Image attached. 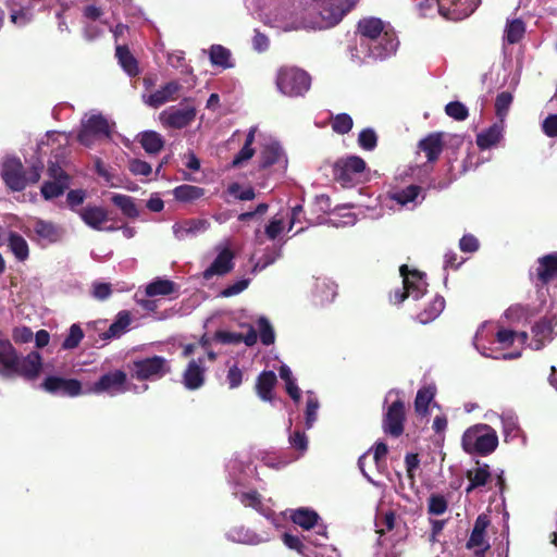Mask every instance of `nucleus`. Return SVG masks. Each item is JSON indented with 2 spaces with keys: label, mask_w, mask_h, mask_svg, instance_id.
Here are the masks:
<instances>
[{
  "label": "nucleus",
  "mask_w": 557,
  "mask_h": 557,
  "mask_svg": "<svg viewBox=\"0 0 557 557\" xmlns=\"http://www.w3.org/2000/svg\"><path fill=\"white\" fill-rule=\"evenodd\" d=\"M311 75L294 65H283L277 70L275 85L281 94L287 97H304L310 89Z\"/></svg>",
  "instance_id": "1"
},
{
  "label": "nucleus",
  "mask_w": 557,
  "mask_h": 557,
  "mask_svg": "<svg viewBox=\"0 0 557 557\" xmlns=\"http://www.w3.org/2000/svg\"><path fill=\"white\" fill-rule=\"evenodd\" d=\"M462 448L468 454L487 456L498 445V436L493 428L487 424H478L469 428L461 438Z\"/></svg>",
  "instance_id": "2"
},
{
  "label": "nucleus",
  "mask_w": 557,
  "mask_h": 557,
  "mask_svg": "<svg viewBox=\"0 0 557 557\" xmlns=\"http://www.w3.org/2000/svg\"><path fill=\"white\" fill-rule=\"evenodd\" d=\"M383 28V22L376 17L364 18L358 23V32L360 35L375 42V45L370 48L371 53L375 58L381 59L395 52L398 46V41L388 36L387 33L382 36Z\"/></svg>",
  "instance_id": "3"
},
{
  "label": "nucleus",
  "mask_w": 557,
  "mask_h": 557,
  "mask_svg": "<svg viewBox=\"0 0 557 557\" xmlns=\"http://www.w3.org/2000/svg\"><path fill=\"white\" fill-rule=\"evenodd\" d=\"M399 273L403 277V288H397L391 294L389 299L393 304L399 305L408 297L420 299L428 288L425 274L418 270H409L407 264L399 268Z\"/></svg>",
  "instance_id": "4"
},
{
  "label": "nucleus",
  "mask_w": 557,
  "mask_h": 557,
  "mask_svg": "<svg viewBox=\"0 0 557 557\" xmlns=\"http://www.w3.org/2000/svg\"><path fill=\"white\" fill-rule=\"evenodd\" d=\"M128 368L132 377L137 381H156L171 372L169 361L162 356L136 359Z\"/></svg>",
  "instance_id": "5"
},
{
  "label": "nucleus",
  "mask_w": 557,
  "mask_h": 557,
  "mask_svg": "<svg viewBox=\"0 0 557 557\" xmlns=\"http://www.w3.org/2000/svg\"><path fill=\"white\" fill-rule=\"evenodd\" d=\"M111 133L108 120L101 114H94L82 123L77 140L82 145L89 147L95 138H110Z\"/></svg>",
  "instance_id": "6"
},
{
  "label": "nucleus",
  "mask_w": 557,
  "mask_h": 557,
  "mask_svg": "<svg viewBox=\"0 0 557 557\" xmlns=\"http://www.w3.org/2000/svg\"><path fill=\"white\" fill-rule=\"evenodd\" d=\"M366 166V161L358 156L342 158L334 163V180L341 183L343 187L351 186L356 175L361 174Z\"/></svg>",
  "instance_id": "7"
},
{
  "label": "nucleus",
  "mask_w": 557,
  "mask_h": 557,
  "mask_svg": "<svg viewBox=\"0 0 557 557\" xmlns=\"http://www.w3.org/2000/svg\"><path fill=\"white\" fill-rule=\"evenodd\" d=\"M481 0H436L438 13L450 21H461L470 16Z\"/></svg>",
  "instance_id": "8"
},
{
  "label": "nucleus",
  "mask_w": 557,
  "mask_h": 557,
  "mask_svg": "<svg viewBox=\"0 0 557 557\" xmlns=\"http://www.w3.org/2000/svg\"><path fill=\"white\" fill-rule=\"evenodd\" d=\"M41 387L49 394L63 397H76L85 393L82 382L77 379H66L57 375L47 376L41 383Z\"/></svg>",
  "instance_id": "9"
},
{
  "label": "nucleus",
  "mask_w": 557,
  "mask_h": 557,
  "mask_svg": "<svg viewBox=\"0 0 557 557\" xmlns=\"http://www.w3.org/2000/svg\"><path fill=\"white\" fill-rule=\"evenodd\" d=\"M406 421V407L401 399L393 401L383 417V431L393 436L399 437L404 433Z\"/></svg>",
  "instance_id": "10"
},
{
  "label": "nucleus",
  "mask_w": 557,
  "mask_h": 557,
  "mask_svg": "<svg viewBox=\"0 0 557 557\" xmlns=\"http://www.w3.org/2000/svg\"><path fill=\"white\" fill-rule=\"evenodd\" d=\"M0 176L13 191H22L27 186L24 166L17 158H9L3 162Z\"/></svg>",
  "instance_id": "11"
},
{
  "label": "nucleus",
  "mask_w": 557,
  "mask_h": 557,
  "mask_svg": "<svg viewBox=\"0 0 557 557\" xmlns=\"http://www.w3.org/2000/svg\"><path fill=\"white\" fill-rule=\"evenodd\" d=\"M127 382V374L123 370H114L104 373L96 381L86 393L94 394H116L126 391L125 384Z\"/></svg>",
  "instance_id": "12"
},
{
  "label": "nucleus",
  "mask_w": 557,
  "mask_h": 557,
  "mask_svg": "<svg viewBox=\"0 0 557 557\" xmlns=\"http://www.w3.org/2000/svg\"><path fill=\"white\" fill-rule=\"evenodd\" d=\"M535 276L541 286L557 278V252L547 253L537 259Z\"/></svg>",
  "instance_id": "13"
},
{
  "label": "nucleus",
  "mask_w": 557,
  "mask_h": 557,
  "mask_svg": "<svg viewBox=\"0 0 557 557\" xmlns=\"http://www.w3.org/2000/svg\"><path fill=\"white\" fill-rule=\"evenodd\" d=\"M41 367V356L37 351H32L22 359L18 357V363L16 364V370L13 371V375H20L26 380H34L39 375Z\"/></svg>",
  "instance_id": "14"
},
{
  "label": "nucleus",
  "mask_w": 557,
  "mask_h": 557,
  "mask_svg": "<svg viewBox=\"0 0 557 557\" xmlns=\"http://www.w3.org/2000/svg\"><path fill=\"white\" fill-rule=\"evenodd\" d=\"M206 369L203 367V359L190 360L183 373V384L189 391L200 388L205 384Z\"/></svg>",
  "instance_id": "15"
},
{
  "label": "nucleus",
  "mask_w": 557,
  "mask_h": 557,
  "mask_svg": "<svg viewBox=\"0 0 557 557\" xmlns=\"http://www.w3.org/2000/svg\"><path fill=\"white\" fill-rule=\"evenodd\" d=\"M444 134L442 132H433L428 134L418 143V148L423 151L429 162L433 163L438 160L444 149Z\"/></svg>",
  "instance_id": "16"
},
{
  "label": "nucleus",
  "mask_w": 557,
  "mask_h": 557,
  "mask_svg": "<svg viewBox=\"0 0 557 557\" xmlns=\"http://www.w3.org/2000/svg\"><path fill=\"white\" fill-rule=\"evenodd\" d=\"M233 259L234 253L231 249L224 248L222 251L219 252V255L215 257L213 262L209 268H207L203 271V278L210 280L214 275H224L232 271L233 269Z\"/></svg>",
  "instance_id": "17"
},
{
  "label": "nucleus",
  "mask_w": 557,
  "mask_h": 557,
  "mask_svg": "<svg viewBox=\"0 0 557 557\" xmlns=\"http://www.w3.org/2000/svg\"><path fill=\"white\" fill-rule=\"evenodd\" d=\"M18 363V355L8 339L0 338V373L4 376H12Z\"/></svg>",
  "instance_id": "18"
},
{
  "label": "nucleus",
  "mask_w": 557,
  "mask_h": 557,
  "mask_svg": "<svg viewBox=\"0 0 557 557\" xmlns=\"http://www.w3.org/2000/svg\"><path fill=\"white\" fill-rule=\"evenodd\" d=\"M86 225L96 231H103V224L108 221V211L98 206H86L77 211Z\"/></svg>",
  "instance_id": "19"
},
{
  "label": "nucleus",
  "mask_w": 557,
  "mask_h": 557,
  "mask_svg": "<svg viewBox=\"0 0 557 557\" xmlns=\"http://www.w3.org/2000/svg\"><path fill=\"white\" fill-rule=\"evenodd\" d=\"M137 143L140 144L141 148L149 156L158 154L165 145L164 138L161 134L156 131H144L137 134Z\"/></svg>",
  "instance_id": "20"
},
{
  "label": "nucleus",
  "mask_w": 557,
  "mask_h": 557,
  "mask_svg": "<svg viewBox=\"0 0 557 557\" xmlns=\"http://www.w3.org/2000/svg\"><path fill=\"white\" fill-rule=\"evenodd\" d=\"M277 383L276 375L273 371H262L256 382V393L263 401H272L274 399L273 389Z\"/></svg>",
  "instance_id": "21"
},
{
  "label": "nucleus",
  "mask_w": 557,
  "mask_h": 557,
  "mask_svg": "<svg viewBox=\"0 0 557 557\" xmlns=\"http://www.w3.org/2000/svg\"><path fill=\"white\" fill-rule=\"evenodd\" d=\"M196 117V110L193 107L174 109L168 113L164 123L172 128H184Z\"/></svg>",
  "instance_id": "22"
},
{
  "label": "nucleus",
  "mask_w": 557,
  "mask_h": 557,
  "mask_svg": "<svg viewBox=\"0 0 557 557\" xmlns=\"http://www.w3.org/2000/svg\"><path fill=\"white\" fill-rule=\"evenodd\" d=\"M181 87L182 86L175 81L169 82L163 87L151 94L147 103L152 108H159L165 102L174 100Z\"/></svg>",
  "instance_id": "23"
},
{
  "label": "nucleus",
  "mask_w": 557,
  "mask_h": 557,
  "mask_svg": "<svg viewBox=\"0 0 557 557\" xmlns=\"http://www.w3.org/2000/svg\"><path fill=\"white\" fill-rule=\"evenodd\" d=\"M491 520L487 515L481 513L475 519L471 535L466 544L467 548L472 549L485 545V533Z\"/></svg>",
  "instance_id": "24"
},
{
  "label": "nucleus",
  "mask_w": 557,
  "mask_h": 557,
  "mask_svg": "<svg viewBox=\"0 0 557 557\" xmlns=\"http://www.w3.org/2000/svg\"><path fill=\"white\" fill-rule=\"evenodd\" d=\"M554 325L552 320L543 318L532 326V345L535 350L544 347L545 342L552 339Z\"/></svg>",
  "instance_id": "25"
},
{
  "label": "nucleus",
  "mask_w": 557,
  "mask_h": 557,
  "mask_svg": "<svg viewBox=\"0 0 557 557\" xmlns=\"http://www.w3.org/2000/svg\"><path fill=\"white\" fill-rule=\"evenodd\" d=\"M115 57L119 64L131 77H135L139 74L138 62L126 45L116 46Z\"/></svg>",
  "instance_id": "26"
},
{
  "label": "nucleus",
  "mask_w": 557,
  "mask_h": 557,
  "mask_svg": "<svg viewBox=\"0 0 557 557\" xmlns=\"http://www.w3.org/2000/svg\"><path fill=\"white\" fill-rule=\"evenodd\" d=\"M284 158V152L278 143H270L265 145L259 157V168L268 169L278 163Z\"/></svg>",
  "instance_id": "27"
},
{
  "label": "nucleus",
  "mask_w": 557,
  "mask_h": 557,
  "mask_svg": "<svg viewBox=\"0 0 557 557\" xmlns=\"http://www.w3.org/2000/svg\"><path fill=\"white\" fill-rule=\"evenodd\" d=\"M8 247L18 261H25L29 257V247L26 239L16 232H9Z\"/></svg>",
  "instance_id": "28"
},
{
  "label": "nucleus",
  "mask_w": 557,
  "mask_h": 557,
  "mask_svg": "<svg viewBox=\"0 0 557 557\" xmlns=\"http://www.w3.org/2000/svg\"><path fill=\"white\" fill-rule=\"evenodd\" d=\"M445 299L443 296L436 295L425 308L417 315L420 323L426 324L434 321L444 310Z\"/></svg>",
  "instance_id": "29"
},
{
  "label": "nucleus",
  "mask_w": 557,
  "mask_h": 557,
  "mask_svg": "<svg viewBox=\"0 0 557 557\" xmlns=\"http://www.w3.org/2000/svg\"><path fill=\"white\" fill-rule=\"evenodd\" d=\"M131 324V314L128 311H120L116 315L115 321L109 326V329L102 333V339L117 338L123 335L128 325Z\"/></svg>",
  "instance_id": "30"
},
{
  "label": "nucleus",
  "mask_w": 557,
  "mask_h": 557,
  "mask_svg": "<svg viewBox=\"0 0 557 557\" xmlns=\"http://www.w3.org/2000/svg\"><path fill=\"white\" fill-rule=\"evenodd\" d=\"M290 519L302 529L310 530L318 523L320 517L313 509L301 507L292 512Z\"/></svg>",
  "instance_id": "31"
},
{
  "label": "nucleus",
  "mask_w": 557,
  "mask_h": 557,
  "mask_svg": "<svg viewBox=\"0 0 557 557\" xmlns=\"http://www.w3.org/2000/svg\"><path fill=\"white\" fill-rule=\"evenodd\" d=\"M34 232L39 238L45 239L49 244L57 243L61 238L60 230L52 222L41 219L36 220L34 223Z\"/></svg>",
  "instance_id": "32"
},
{
  "label": "nucleus",
  "mask_w": 557,
  "mask_h": 557,
  "mask_svg": "<svg viewBox=\"0 0 557 557\" xmlns=\"http://www.w3.org/2000/svg\"><path fill=\"white\" fill-rule=\"evenodd\" d=\"M207 222L205 220L190 219L182 223L173 225V232L178 239H184L188 235H195L197 232L206 228Z\"/></svg>",
  "instance_id": "33"
},
{
  "label": "nucleus",
  "mask_w": 557,
  "mask_h": 557,
  "mask_svg": "<svg viewBox=\"0 0 557 557\" xmlns=\"http://www.w3.org/2000/svg\"><path fill=\"white\" fill-rule=\"evenodd\" d=\"M436 394V388L433 385L421 387L416 395L414 410L420 416H425L429 411V405Z\"/></svg>",
  "instance_id": "34"
},
{
  "label": "nucleus",
  "mask_w": 557,
  "mask_h": 557,
  "mask_svg": "<svg viewBox=\"0 0 557 557\" xmlns=\"http://www.w3.org/2000/svg\"><path fill=\"white\" fill-rule=\"evenodd\" d=\"M502 138V127L493 124L484 132L478 134L476 145L481 149H488L496 145Z\"/></svg>",
  "instance_id": "35"
},
{
  "label": "nucleus",
  "mask_w": 557,
  "mask_h": 557,
  "mask_svg": "<svg viewBox=\"0 0 557 557\" xmlns=\"http://www.w3.org/2000/svg\"><path fill=\"white\" fill-rule=\"evenodd\" d=\"M209 57L212 65L220 66L222 69H230L233 66V63L231 62V51L221 45H212L209 49Z\"/></svg>",
  "instance_id": "36"
},
{
  "label": "nucleus",
  "mask_w": 557,
  "mask_h": 557,
  "mask_svg": "<svg viewBox=\"0 0 557 557\" xmlns=\"http://www.w3.org/2000/svg\"><path fill=\"white\" fill-rule=\"evenodd\" d=\"M111 200L125 216L129 219L138 218L139 210L131 196L115 194L112 196Z\"/></svg>",
  "instance_id": "37"
},
{
  "label": "nucleus",
  "mask_w": 557,
  "mask_h": 557,
  "mask_svg": "<svg viewBox=\"0 0 557 557\" xmlns=\"http://www.w3.org/2000/svg\"><path fill=\"white\" fill-rule=\"evenodd\" d=\"M173 193L176 200L190 202L201 198L205 195V189L195 185H181Z\"/></svg>",
  "instance_id": "38"
},
{
  "label": "nucleus",
  "mask_w": 557,
  "mask_h": 557,
  "mask_svg": "<svg viewBox=\"0 0 557 557\" xmlns=\"http://www.w3.org/2000/svg\"><path fill=\"white\" fill-rule=\"evenodd\" d=\"M175 292V283L170 280L158 278L146 287V295L149 297L168 296Z\"/></svg>",
  "instance_id": "39"
},
{
  "label": "nucleus",
  "mask_w": 557,
  "mask_h": 557,
  "mask_svg": "<svg viewBox=\"0 0 557 557\" xmlns=\"http://www.w3.org/2000/svg\"><path fill=\"white\" fill-rule=\"evenodd\" d=\"M422 188L419 185L411 184L406 188L392 193V199L401 206H406L410 202H414L418 196L421 194Z\"/></svg>",
  "instance_id": "40"
},
{
  "label": "nucleus",
  "mask_w": 557,
  "mask_h": 557,
  "mask_svg": "<svg viewBox=\"0 0 557 557\" xmlns=\"http://www.w3.org/2000/svg\"><path fill=\"white\" fill-rule=\"evenodd\" d=\"M70 183L65 181H48L41 186V195L46 200L54 199L65 191Z\"/></svg>",
  "instance_id": "41"
},
{
  "label": "nucleus",
  "mask_w": 557,
  "mask_h": 557,
  "mask_svg": "<svg viewBox=\"0 0 557 557\" xmlns=\"http://www.w3.org/2000/svg\"><path fill=\"white\" fill-rule=\"evenodd\" d=\"M466 476L469 480V482H473L474 485H479L480 487H482L487 484L492 475L490 472L488 465L484 463L482 467L468 470Z\"/></svg>",
  "instance_id": "42"
},
{
  "label": "nucleus",
  "mask_w": 557,
  "mask_h": 557,
  "mask_svg": "<svg viewBox=\"0 0 557 557\" xmlns=\"http://www.w3.org/2000/svg\"><path fill=\"white\" fill-rule=\"evenodd\" d=\"M512 100V94L509 91H502L497 95L495 99V114L500 121L507 116Z\"/></svg>",
  "instance_id": "43"
},
{
  "label": "nucleus",
  "mask_w": 557,
  "mask_h": 557,
  "mask_svg": "<svg viewBox=\"0 0 557 557\" xmlns=\"http://www.w3.org/2000/svg\"><path fill=\"white\" fill-rule=\"evenodd\" d=\"M525 33L524 23L519 20L510 21L506 26V39L509 44L519 42Z\"/></svg>",
  "instance_id": "44"
},
{
  "label": "nucleus",
  "mask_w": 557,
  "mask_h": 557,
  "mask_svg": "<svg viewBox=\"0 0 557 557\" xmlns=\"http://www.w3.org/2000/svg\"><path fill=\"white\" fill-rule=\"evenodd\" d=\"M260 341L264 346H270L275 342L274 329L265 317H260L257 321Z\"/></svg>",
  "instance_id": "45"
},
{
  "label": "nucleus",
  "mask_w": 557,
  "mask_h": 557,
  "mask_svg": "<svg viewBox=\"0 0 557 557\" xmlns=\"http://www.w3.org/2000/svg\"><path fill=\"white\" fill-rule=\"evenodd\" d=\"M352 119L347 113H339L336 116H334L332 121V129L339 135H345L349 133L352 128Z\"/></svg>",
  "instance_id": "46"
},
{
  "label": "nucleus",
  "mask_w": 557,
  "mask_h": 557,
  "mask_svg": "<svg viewBox=\"0 0 557 557\" xmlns=\"http://www.w3.org/2000/svg\"><path fill=\"white\" fill-rule=\"evenodd\" d=\"M445 113L456 121H465L469 116L468 108L460 101L448 102L445 106Z\"/></svg>",
  "instance_id": "47"
},
{
  "label": "nucleus",
  "mask_w": 557,
  "mask_h": 557,
  "mask_svg": "<svg viewBox=\"0 0 557 557\" xmlns=\"http://www.w3.org/2000/svg\"><path fill=\"white\" fill-rule=\"evenodd\" d=\"M84 338V332L78 324H73L70 327L67 336L64 338L62 343L63 349H74L76 348L82 339Z\"/></svg>",
  "instance_id": "48"
},
{
  "label": "nucleus",
  "mask_w": 557,
  "mask_h": 557,
  "mask_svg": "<svg viewBox=\"0 0 557 557\" xmlns=\"http://www.w3.org/2000/svg\"><path fill=\"white\" fill-rule=\"evenodd\" d=\"M358 145L368 151H372L377 146V135L372 128H363L358 135Z\"/></svg>",
  "instance_id": "49"
},
{
  "label": "nucleus",
  "mask_w": 557,
  "mask_h": 557,
  "mask_svg": "<svg viewBox=\"0 0 557 557\" xmlns=\"http://www.w3.org/2000/svg\"><path fill=\"white\" fill-rule=\"evenodd\" d=\"M447 500L443 495L432 494L429 498L428 510L429 513L440 516L447 510Z\"/></svg>",
  "instance_id": "50"
},
{
  "label": "nucleus",
  "mask_w": 557,
  "mask_h": 557,
  "mask_svg": "<svg viewBox=\"0 0 557 557\" xmlns=\"http://www.w3.org/2000/svg\"><path fill=\"white\" fill-rule=\"evenodd\" d=\"M319 407V400L315 397H308L305 412V424L307 429H311L317 421Z\"/></svg>",
  "instance_id": "51"
},
{
  "label": "nucleus",
  "mask_w": 557,
  "mask_h": 557,
  "mask_svg": "<svg viewBox=\"0 0 557 557\" xmlns=\"http://www.w3.org/2000/svg\"><path fill=\"white\" fill-rule=\"evenodd\" d=\"M239 500L246 507H251L257 511H261L263 504L261 499V495L257 491H250L246 493H242Z\"/></svg>",
  "instance_id": "52"
},
{
  "label": "nucleus",
  "mask_w": 557,
  "mask_h": 557,
  "mask_svg": "<svg viewBox=\"0 0 557 557\" xmlns=\"http://www.w3.org/2000/svg\"><path fill=\"white\" fill-rule=\"evenodd\" d=\"M128 170L133 175H136V176H138V175L148 176L152 173L151 165L148 162L140 160V159L129 160Z\"/></svg>",
  "instance_id": "53"
},
{
  "label": "nucleus",
  "mask_w": 557,
  "mask_h": 557,
  "mask_svg": "<svg viewBox=\"0 0 557 557\" xmlns=\"http://www.w3.org/2000/svg\"><path fill=\"white\" fill-rule=\"evenodd\" d=\"M289 444L293 448L304 453L308 448V437L305 432L300 430L294 431L288 437Z\"/></svg>",
  "instance_id": "54"
},
{
  "label": "nucleus",
  "mask_w": 557,
  "mask_h": 557,
  "mask_svg": "<svg viewBox=\"0 0 557 557\" xmlns=\"http://www.w3.org/2000/svg\"><path fill=\"white\" fill-rule=\"evenodd\" d=\"M255 152L256 151L252 146L244 144L242 149L234 157V159L232 161V166L233 168L242 166L245 162L249 161L255 156Z\"/></svg>",
  "instance_id": "55"
},
{
  "label": "nucleus",
  "mask_w": 557,
  "mask_h": 557,
  "mask_svg": "<svg viewBox=\"0 0 557 557\" xmlns=\"http://www.w3.org/2000/svg\"><path fill=\"white\" fill-rule=\"evenodd\" d=\"M228 193L235 196L239 200H252L256 198V193L252 187H248L242 190V187L238 183H233L227 188Z\"/></svg>",
  "instance_id": "56"
},
{
  "label": "nucleus",
  "mask_w": 557,
  "mask_h": 557,
  "mask_svg": "<svg viewBox=\"0 0 557 557\" xmlns=\"http://www.w3.org/2000/svg\"><path fill=\"white\" fill-rule=\"evenodd\" d=\"M215 339L224 345H237L242 343V333L218 331L214 335Z\"/></svg>",
  "instance_id": "57"
},
{
  "label": "nucleus",
  "mask_w": 557,
  "mask_h": 557,
  "mask_svg": "<svg viewBox=\"0 0 557 557\" xmlns=\"http://www.w3.org/2000/svg\"><path fill=\"white\" fill-rule=\"evenodd\" d=\"M85 199L86 191L84 189H72L66 195L67 206L71 208V210L76 212L78 211L76 210V207L81 206Z\"/></svg>",
  "instance_id": "58"
},
{
  "label": "nucleus",
  "mask_w": 557,
  "mask_h": 557,
  "mask_svg": "<svg viewBox=\"0 0 557 557\" xmlns=\"http://www.w3.org/2000/svg\"><path fill=\"white\" fill-rule=\"evenodd\" d=\"M479 247L478 238L471 234L463 235L459 240V248L463 252H475Z\"/></svg>",
  "instance_id": "59"
},
{
  "label": "nucleus",
  "mask_w": 557,
  "mask_h": 557,
  "mask_svg": "<svg viewBox=\"0 0 557 557\" xmlns=\"http://www.w3.org/2000/svg\"><path fill=\"white\" fill-rule=\"evenodd\" d=\"M249 285V280L248 278H243V280H239L237 281L236 283L232 284V285H228L227 287H225L222 292H221V296L222 297H232V296H235L239 293H242L243 290H245Z\"/></svg>",
  "instance_id": "60"
},
{
  "label": "nucleus",
  "mask_w": 557,
  "mask_h": 557,
  "mask_svg": "<svg viewBox=\"0 0 557 557\" xmlns=\"http://www.w3.org/2000/svg\"><path fill=\"white\" fill-rule=\"evenodd\" d=\"M226 380L230 388H237L243 382V371L237 364L232 366L226 375Z\"/></svg>",
  "instance_id": "61"
},
{
  "label": "nucleus",
  "mask_w": 557,
  "mask_h": 557,
  "mask_svg": "<svg viewBox=\"0 0 557 557\" xmlns=\"http://www.w3.org/2000/svg\"><path fill=\"white\" fill-rule=\"evenodd\" d=\"M542 131L548 137H557V114H549L543 121Z\"/></svg>",
  "instance_id": "62"
},
{
  "label": "nucleus",
  "mask_w": 557,
  "mask_h": 557,
  "mask_svg": "<svg viewBox=\"0 0 557 557\" xmlns=\"http://www.w3.org/2000/svg\"><path fill=\"white\" fill-rule=\"evenodd\" d=\"M48 175L52 181H65L70 183L69 174L57 162H49Z\"/></svg>",
  "instance_id": "63"
},
{
  "label": "nucleus",
  "mask_w": 557,
  "mask_h": 557,
  "mask_svg": "<svg viewBox=\"0 0 557 557\" xmlns=\"http://www.w3.org/2000/svg\"><path fill=\"white\" fill-rule=\"evenodd\" d=\"M283 543L293 550H296L298 553H302L305 549V545L301 542V540L297 535H293L290 533H284L282 535Z\"/></svg>",
  "instance_id": "64"
}]
</instances>
